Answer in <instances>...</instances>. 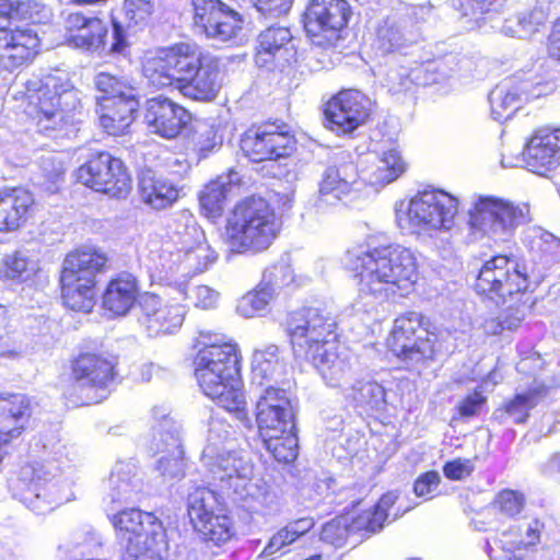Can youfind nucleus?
<instances>
[{"mask_svg":"<svg viewBox=\"0 0 560 560\" xmlns=\"http://www.w3.org/2000/svg\"><path fill=\"white\" fill-rule=\"evenodd\" d=\"M346 268L358 277V302L375 307L401 295L418 279L416 254L398 243L353 247L343 256Z\"/></svg>","mask_w":560,"mask_h":560,"instance_id":"nucleus-1","label":"nucleus"},{"mask_svg":"<svg viewBox=\"0 0 560 560\" xmlns=\"http://www.w3.org/2000/svg\"><path fill=\"white\" fill-rule=\"evenodd\" d=\"M25 88L26 114L38 132L50 136L52 132L62 131L82 115L81 93L61 73L33 75L25 83Z\"/></svg>","mask_w":560,"mask_h":560,"instance_id":"nucleus-2","label":"nucleus"},{"mask_svg":"<svg viewBox=\"0 0 560 560\" xmlns=\"http://www.w3.org/2000/svg\"><path fill=\"white\" fill-rule=\"evenodd\" d=\"M281 221L270 203L261 197L238 201L226 218L223 240L231 252L261 253L278 237Z\"/></svg>","mask_w":560,"mask_h":560,"instance_id":"nucleus-3","label":"nucleus"},{"mask_svg":"<svg viewBox=\"0 0 560 560\" xmlns=\"http://www.w3.org/2000/svg\"><path fill=\"white\" fill-rule=\"evenodd\" d=\"M173 240L177 243L176 253L163 250L159 256V267L165 277L176 273L188 277L208 270L218 259L217 252L206 240L203 230L189 211L180 212L173 222Z\"/></svg>","mask_w":560,"mask_h":560,"instance_id":"nucleus-4","label":"nucleus"},{"mask_svg":"<svg viewBox=\"0 0 560 560\" xmlns=\"http://www.w3.org/2000/svg\"><path fill=\"white\" fill-rule=\"evenodd\" d=\"M112 523L120 547V560H164L167 540L162 522L152 513L124 510Z\"/></svg>","mask_w":560,"mask_h":560,"instance_id":"nucleus-5","label":"nucleus"},{"mask_svg":"<svg viewBox=\"0 0 560 560\" xmlns=\"http://www.w3.org/2000/svg\"><path fill=\"white\" fill-rule=\"evenodd\" d=\"M107 261L106 254L94 247H83L66 256L60 283L67 307L85 313L93 308L96 277L106 270Z\"/></svg>","mask_w":560,"mask_h":560,"instance_id":"nucleus-6","label":"nucleus"},{"mask_svg":"<svg viewBox=\"0 0 560 560\" xmlns=\"http://www.w3.org/2000/svg\"><path fill=\"white\" fill-rule=\"evenodd\" d=\"M458 212V200L441 189L418 192L405 206L396 209V222L409 234H427L451 230Z\"/></svg>","mask_w":560,"mask_h":560,"instance_id":"nucleus-7","label":"nucleus"},{"mask_svg":"<svg viewBox=\"0 0 560 560\" xmlns=\"http://www.w3.org/2000/svg\"><path fill=\"white\" fill-rule=\"evenodd\" d=\"M468 217L471 229L480 231L495 242L509 241L517 226L532 221L528 203H513L494 196L476 197Z\"/></svg>","mask_w":560,"mask_h":560,"instance_id":"nucleus-8","label":"nucleus"},{"mask_svg":"<svg viewBox=\"0 0 560 560\" xmlns=\"http://www.w3.org/2000/svg\"><path fill=\"white\" fill-rule=\"evenodd\" d=\"M337 323L329 312L304 307L289 315L285 331L295 358L306 360L337 339Z\"/></svg>","mask_w":560,"mask_h":560,"instance_id":"nucleus-9","label":"nucleus"},{"mask_svg":"<svg viewBox=\"0 0 560 560\" xmlns=\"http://www.w3.org/2000/svg\"><path fill=\"white\" fill-rule=\"evenodd\" d=\"M424 317L417 312H409L394 322L388 338L390 351L407 363L432 360L438 351V336L429 331Z\"/></svg>","mask_w":560,"mask_h":560,"instance_id":"nucleus-10","label":"nucleus"},{"mask_svg":"<svg viewBox=\"0 0 560 560\" xmlns=\"http://www.w3.org/2000/svg\"><path fill=\"white\" fill-rule=\"evenodd\" d=\"M200 460L207 477L221 489L233 490L241 497L249 494L247 487L254 476V465L246 452L205 446Z\"/></svg>","mask_w":560,"mask_h":560,"instance_id":"nucleus-11","label":"nucleus"},{"mask_svg":"<svg viewBox=\"0 0 560 560\" xmlns=\"http://www.w3.org/2000/svg\"><path fill=\"white\" fill-rule=\"evenodd\" d=\"M528 279L525 268L513 258L504 255L494 256L481 267L477 280L476 291L489 296L491 300L505 301L525 291Z\"/></svg>","mask_w":560,"mask_h":560,"instance_id":"nucleus-12","label":"nucleus"},{"mask_svg":"<svg viewBox=\"0 0 560 560\" xmlns=\"http://www.w3.org/2000/svg\"><path fill=\"white\" fill-rule=\"evenodd\" d=\"M188 515L194 528L214 544L226 542L233 535L231 517L221 506L215 493L197 488L188 497Z\"/></svg>","mask_w":560,"mask_h":560,"instance_id":"nucleus-13","label":"nucleus"},{"mask_svg":"<svg viewBox=\"0 0 560 560\" xmlns=\"http://www.w3.org/2000/svg\"><path fill=\"white\" fill-rule=\"evenodd\" d=\"M186 298L185 288L180 285L161 295L143 298V325L151 337L172 335L182 327L187 314Z\"/></svg>","mask_w":560,"mask_h":560,"instance_id":"nucleus-14","label":"nucleus"},{"mask_svg":"<svg viewBox=\"0 0 560 560\" xmlns=\"http://www.w3.org/2000/svg\"><path fill=\"white\" fill-rule=\"evenodd\" d=\"M113 361L95 353L80 354L71 365L73 392L83 404H97L115 375Z\"/></svg>","mask_w":560,"mask_h":560,"instance_id":"nucleus-15","label":"nucleus"},{"mask_svg":"<svg viewBox=\"0 0 560 560\" xmlns=\"http://www.w3.org/2000/svg\"><path fill=\"white\" fill-rule=\"evenodd\" d=\"M83 185L114 198H125L131 189V178L119 159L107 152L91 158L77 171Z\"/></svg>","mask_w":560,"mask_h":560,"instance_id":"nucleus-16","label":"nucleus"},{"mask_svg":"<svg viewBox=\"0 0 560 560\" xmlns=\"http://www.w3.org/2000/svg\"><path fill=\"white\" fill-rule=\"evenodd\" d=\"M194 26L207 38L229 42L243 28V16L222 0H191Z\"/></svg>","mask_w":560,"mask_h":560,"instance_id":"nucleus-17","label":"nucleus"},{"mask_svg":"<svg viewBox=\"0 0 560 560\" xmlns=\"http://www.w3.org/2000/svg\"><path fill=\"white\" fill-rule=\"evenodd\" d=\"M241 149L253 162L279 160L292 154L295 139L283 127L264 124L249 128L241 139Z\"/></svg>","mask_w":560,"mask_h":560,"instance_id":"nucleus-18","label":"nucleus"},{"mask_svg":"<svg viewBox=\"0 0 560 560\" xmlns=\"http://www.w3.org/2000/svg\"><path fill=\"white\" fill-rule=\"evenodd\" d=\"M152 416L154 419V447L156 452L165 453L159 458L156 469L161 476L167 479L182 477L184 474V460L179 427L168 417V412L164 407L154 408Z\"/></svg>","mask_w":560,"mask_h":560,"instance_id":"nucleus-19","label":"nucleus"},{"mask_svg":"<svg viewBox=\"0 0 560 560\" xmlns=\"http://www.w3.org/2000/svg\"><path fill=\"white\" fill-rule=\"evenodd\" d=\"M195 376L206 396L233 413L245 428H250L244 392L236 386L237 375H228L211 369H195Z\"/></svg>","mask_w":560,"mask_h":560,"instance_id":"nucleus-20","label":"nucleus"},{"mask_svg":"<svg viewBox=\"0 0 560 560\" xmlns=\"http://www.w3.org/2000/svg\"><path fill=\"white\" fill-rule=\"evenodd\" d=\"M324 114L330 130L348 135L366 121L370 100L357 90L341 91L326 104Z\"/></svg>","mask_w":560,"mask_h":560,"instance_id":"nucleus-21","label":"nucleus"},{"mask_svg":"<svg viewBox=\"0 0 560 560\" xmlns=\"http://www.w3.org/2000/svg\"><path fill=\"white\" fill-rule=\"evenodd\" d=\"M350 13L347 0H311L305 13V30L313 42L322 45L316 38L335 37L347 25Z\"/></svg>","mask_w":560,"mask_h":560,"instance_id":"nucleus-22","label":"nucleus"},{"mask_svg":"<svg viewBox=\"0 0 560 560\" xmlns=\"http://www.w3.org/2000/svg\"><path fill=\"white\" fill-rule=\"evenodd\" d=\"M256 421L260 432L294 430V416L287 392L266 385L256 402Z\"/></svg>","mask_w":560,"mask_h":560,"instance_id":"nucleus-23","label":"nucleus"},{"mask_svg":"<svg viewBox=\"0 0 560 560\" xmlns=\"http://www.w3.org/2000/svg\"><path fill=\"white\" fill-rule=\"evenodd\" d=\"M358 168L351 161H342L328 166L319 182L318 197L315 206L323 209L324 206L335 205L351 192L360 189Z\"/></svg>","mask_w":560,"mask_h":560,"instance_id":"nucleus-24","label":"nucleus"},{"mask_svg":"<svg viewBox=\"0 0 560 560\" xmlns=\"http://www.w3.org/2000/svg\"><path fill=\"white\" fill-rule=\"evenodd\" d=\"M200 337L203 347L195 358V369H211L228 375H238L240 358L236 346L217 334L201 332Z\"/></svg>","mask_w":560,"mask_h":560,"instance_id":"nucleus-25","label":"nucleus"},{"mask_svg":"<svg viewBox=\"0 0 560 560\" xmlns=\"http://www.w3.org/2000/svg\"><path fill=\"white\" fill-rule=\"evenodd\" d=\"M144 119L152 132L173 139L187 125L190 115L183 106L159 96L147 101Z\"/></svg>","mask_w":560,"mask_h":560,"instance_id":"nucleus-26","label":"nucleus"},{"mask_svg":"<svg viewBox=\"0 0 560 560\" xmlns=\"http://www.w3.org/2000/svg\"><path fill=\"white\" fill-rule=\"evenodd\" d=\"M523 161L537 174L556 168L560 164V128L540 129L523 149Z\"/></svg>","mask_w":560,"mask_h":560,"instance_id":"nucleus-27","label":"nucleus"},{"mask_svg":"<svg viewBox=\"0 0 560 560\" xmlns=\"http://www.w3.org/2000/svg\"><path fill=\"white\" fill-rule=\"evenodd\" d=\"M352 357L337 339L332 347H325L306 359L330 387H341L352 376Z\"/></svg>","mask_w":560,"mask_h":560,"instance_id":"nucleus-28","label":"nucleus"},{"mask_svg":"<svg viewBox=\"0 0 560 560\" xmlns=\"http://www.w3.org/2000/svg\"><path fill=\"white\" fill-rule=\"evenodd\" d=\"M4 42L1 63L10 71L32 62L38 54L39 38L32 28L12 30Z\"/></svg>","mask_w":560,"mask_h":560,"instance_id":"nucleus-29","label":"nucleus"},{"mask_svg":"<svg viewBox=\"0 0 560 560\" xmlns=\"http://www.w3.org/2000/svg\"><path fill=\"white\" fill-rule=\"evenodd\" d=\"M139 107L136 96L127 98H108L100 102L96 107L101 127L112 136L126 133L135 120V114Z\"/></svg>","mask_w":560,"mask_h":560,"instance_id":"nucleus-30","label":"nucleus"},{"mask_svg":"<svg viewBox=\"0 0 560 560\" xmlns=\"http://www.w3.org/2000/svg\"><path fill=\"white\" fill-rule=\"evenodd\" d=\"M34 199L22 188L0 190V232H12L20 229L27 220Z\"/></svg>","mask_w":560,"mask_h":560,"instance_id":"nucleus-31","label":"nucleus"},{"mask_svg":"<svg viewBox=\"0 0 560 560\" xmlns=\"http://www.w3.org/2000/svg\"><path fill=\"white\" fill-rule=\"evenodd\" d=\"M139 294L136 278L122 272L113 278L102 298L103 307L116 316H125L133 307Z\"/></svg>","mask_w":560,"mask_h":560,"instance_id":"nucleus-32","label":"nucleus"},{"mask_svg":"<svg viewBox=\"0 0 560 560\" xmlns=\"http://www.w3.org/2000/svg\"><path fill=\"white\" fill-rule=\"evenodd\" d=\"M220 71L218 61L207 56L189 80L180 85V92L186 97L197 101L213 100L220 88Z\"/></svg>","mask_w":560,"mask_h":560,"instance_id":"nucleus-33","label":"nucleus"},{"mask_svg":"<svg viewBox=\"0 0 560 560\" xmlns=\"http://www.w3.org/2000/svg\"><path fill=\"white\" fill-rule=\"evenodd\" d=\"M289 27L272 25L264 30L257 38L255 61L259 67H267L277 60H287L292 42Z\"/></svg>","mask_w":560,"mask_h":560,"instance_id":"nucleus-34","label":"nucleus"},{"mask_svg":"<svg viewBox=\"0 0 560 560\" xmlns=\"http://www.w3.org/2000/svg\"><path fill=\"white\" fill-rule=\"evenodd\" d=\"M275 281L271 284L259 287L243 295L236 305V313L245 318H252L264 311L275 294V287L288 285L293 281L292 270L281 265L275 268Z\"/></svg>","mask_w":560,"mask_h":560,"instance_id":"nucleus-35","label":"nucleus"},{"mask_svg":"<svg viewBox=\"0 0 560 560\" xmlns=\"http://www.w3.org/2000/svg\"><path fill=\"white\" fill-rule=\"evenodd\" d=\"M139 191L142 201L156 210L172 206L179 197V189L173 182L150 170L142 172Z\"/></svg>","mask_w":560,"mask_h":560,"instance_id":"nucleus-36","label":"nucleus"},{"mask_svg":"<svg viewBox=\"0 0 560 560\" xmlns=\"http://www.w3.org/2000/svg\"><path fill=\"white\" fill-rule=\"evenodd\" d=\"M30 400L22 394L0 395V432L10 440L19 436L30 418Z\"/></svg>","mask_w":560,"mask_h":560,"instance_id":"nucleus-37","label":"nucleus"},{"mask_svg":"<svg viewBox=\"0 0 560 560\" xmlns=\"http://www.w3.org/2000/svg\"><path fill=\"white\" fill-rule=\"evenodd\" d=\"M108 492L104 502L108 504L132 501L141 490V480L137 477L131 463H117L108 478Z\"/></svg>","mask_w":560,"mask_h":560,"instance_id":"nucleus-38","label":"nucleus"},{"mask_svg":"<svg viewBox=\"0 0 560 560\" xmlns=\"http://www.w3.org/2000/svg\"><path fill=\"white\" fill-rule=\"evenodd\" d=\"M550 394L544 384L535 383L526 390L518 392L513 398L506 400L497 413L521 424L527 421L529 411L542 402Z\"/></svg>","mask_w":560,"mask_h":560,"instance_id":"nucleus-39","label":"nucleus"},{"mask_svg":"<svg viewBox=\"0 0 560 560\" xmlns=\"http://www.w3.org/2000/svg\"><path fill=\"white\" fill-rule=\"evenodd\" d=\"M347 400L365 412L383 411L386 408L384 387L372 381H355L343 393Z\"/></svg>","mask_w":560,"mask_h":560,"instance_id":"nucleus-40","label":"nucleus"},{"mask_svg":"<svg viewBox=\"0 0 560 560\" xmlns=\"http://www.w3.org/2000/svg\"><path fill=\"white\" fill-rule=\"evenodd\" d=\"M253 382L265 386L266 382H278L284 374L285 364L279 357L276 345L265 346L253 354Z\"/></svg>","mask_w":560,"mask_h":560,"instance_id":"nucleus-41","label":"nucleus"},{"mask_svg":"<svg viewBox=\"0 0 560 560\" xmlns=\"http://www.w3.org/2000/svg\"><path fill=\"white\" fill-rule=\"evenodd\" d=\"M168 65L172 66L176 89L186 83L192 73L208 55H202L198 49L187 44H180L166 49Z\"/></svg>","mask_w":560,"mask_h":560,"instance_id":"nucleus-42","label":"nucleus"},{"mask_svg":"<svg viewBox=\"0 0 560 560\" xmlns=\"http://www.w3.org/2000/svg\"><path fill=\"white\" fill-rule=\"evenodd\" d=\"M525 86L515 88L510 82L497 85L489 94L491 116L497 121H504L518 109Z\"/></svg>","mask_w":560,"mask_h":560,"instance_id":"nucleus-43","label":"nucleus"},{"mask_svg":"<svg viewBox=\"0 0 560 560\" xmlns=\"http://www.w3.org/2000/svg\"><path fill=\"white\" fill-rule=\"evenodd\" d=\"M407 170V163L397 149L384 151L370 172V183L385 186L399 178Z\"/></svg>","mask_w":560,"mask_h":560,"instance_id":"nucleus-44","label":"nucleus"},{"mask_svg":"<svg viewBox=\"0 0 560 560\" xmlns=\"http://www.w3.org/2000/svg\"><path fill=\"white\" fill-rule=\"evenodd\" d=\"M419 38L418 32L408 27L407 23H385L377 31V45L384 54L400 51L415 44Z\"/></svg>","mask_w":560,"mask_h":560,"instance_id":"nucleus-45","label":"nucleus"},{"mask_svg":"<svg viewBox=\"0 0 560 560\" xmlns=\"http://www.w3.org/2000/svg\"><path fill=\"white\" fill-rule=\"evenodd\" d=\"M547 21V13L542 8H534L515 18L506 19L502 25V33L510 37L526 39L539 31Z\"/></svg>","mask_w":560,"mask_h":560,"instance_id":"nucleus-46","label":"nucleus"},{"mask_svg":"<svg viewBox=\"0 0 560 560\" xmlns=\"http://www.w3.org/2000/svg\"><path fill=\"white\" fill-rule=\"evenodd\" d=\"M542 524L533 520L523 525L511 527L502 533L499 546L508 552H514L522 548L530 547L539 541Z\"/></svg>","mask_w":560,"mask_h":560,"instance_id":"nucleus-47","label":"nucleus"},{"mask_svg":"<svg viewBox=\"0 0 560 560\" xmlns=\"http://www.w3.org/2000/svg\"><path fill=\"white\" fill-rule=\"evenodd\" d=\"M94 85L100 96L96 97V105L106 102L108 98H127L136 96L133 82L126 75H115L109 72H98L94 77Z\"/></svg>","mask_w":560,"mask_h":560,"instance_id":"nucleus-48","label":"nucleus"},{"mask_svg":"<svg viewBox=\"0 0 560 560\" xmlns=\"http://www.w3.org/2000/svg\"><path fill=\"white\" fill-rule=\"evenodd\" d=\"M265 445L273 458L280 463L293 462L298 456V438L293 430L284 433L281 431H264Z\"/></svg>","mask_w":560,"mask_h":560,"instance_id":"nucleus-49","label":"nucleus"},{"mask_svg":"<svg viewBox=\"0 0 560 560\" xmlns=\"http://www.w3.org/2000/svg\"><path fill=\"white\" fill-rule=\"evenodd\" d=\"M143 74L149 83L155 88H176L172 66L168 65L166 49L159 50L144 59Z\"/></svg>","mask_w":560,"mask_h":560,"instance_id":"nucleus-50","label":"nucleus"},{"mask_svg":"<svg viewBox=\"0 0 560 560\" xmlns=\"http://www.w3.org/2000/svg\"><path fill=\"white\" fill-rule=\"evenodd\" d=\"M56 483L46 481L44 485L39 480H32L23 493V501L38 513L51 510L50 504H58L61 499L56 495Z\"/></svg>","mask_w":560,"mask_h":560,"instance_id":"nucleus-51","label":"nucleus"},{"mask_svg":"<svg viewBox=\"0 0 560 560\" xmlns=\"http://www.w3.org/2000/svg\"><path fill=\"white\" fill-rule=\"evenodd\" d=\"M44 7L34 0H0V16L14 21H40Z\"/></svg>","mask_w":560,"mask_h":560,"instance_id":"nucleus-52","label":"nucleus"},{"mask_svg":"<svg viewBox=\"0 0 560 560\" xmlns=\"http://www.w3.org/2000/svg\"><path fill=\"white\" fill-rule=\"evenodd\" d=\"M106 35L107 28L104 23L100 19L92 16L79 33L71 35V39L68 43L75 48L96 50L104 45Z\"/></svg>","mask_w":560,"mask_h":560,"instance_id":"nucleus-53","label":"nucleus"},{"mask_svg":"<svg viewBox=\"0 0 560 560\" xmlns=\"http://www.w3.org/2000/svg\"><path fill=\"white\" fill-rule=\"evenodd\" d=\"M232 186L223 178L210 182L200 192V206L209 215H220Z\"/></svg>","mask_w":560,"mask_h":560,"instance_id":"nucleus-54","label":"nucleus"},{"mask_svg":"<svg viewBox=\"0 0 560 560\" xmlns=\"http://www.w3.org/2000/svg\"><path fill=\"white\" fill-rule=\"evenodd\" d=\"M3 262L4 275L10 279L26 280L38 269L37 260L26 249H19L7 255Z\"/></svg>","mask_w":560,"mask_h":560,"instance_id":"nucleus-55","label":"nucleus"},{"mask_svg":"<svg viewBox=\"0 0 560 560\" xmlns=\"http://www.w3.org/2000/svg\"><path fill=\"white\" fill-rule=\"evenodd\" d=\"M40 171L44 177L43 186L47 190L55 191L56 185L65 175V161L58 153H48L40 159Z\"/></svg>","mask_w":560,"mask_h":560,"instance_id":"nucleus-56","label":"nucleus"},{"mask_svg":"<svg viewBox=\"0 0 560 560\" xmlns=\"http://www.w3.org/2000/svg\"><path fill=\"white\" fill-rule=\"evenodd\" d=\"M124 12L128 26L145 24L154 12V0H125Z\"/></svg>","mask_w":560,"mask_h":560,"instance_id":"nucleus-57","label":"nucleus"},{"mask_svg":"<svg viewBox=\"0 0 560 560\" xmlns=\"http://www.w3.org/2000/svg\"><path fill=\"white\" fill-rule=\"evenodd\" d=\"M525 498L524 494L505 489L500 491L493 502L494 508L505 516H515L524 509Z\"/></svg>","mask_w":560,"mask_h":560,"instance_id":"nucleus-58","label":"nucleus"},{"mask_svg":"<svg viewBox=\"0 0 560 560\" xmlns=\"http://www.w3.org/2000/svg\"><path fill=\"white\" fill-rule=\"evenodd\" d=\"M232 427L223 419L212 416L209 420V430L206 446H213L217 451L225 448V444L232 439Z\"/></svg>","mask_w":560,"mask_h":560,"instance_id":"nucleus-59","label":"nucleus"},{"mask_svg":"<svg viewBox=\"0 0 560 560\" xmlns=\"http://www.w3.org/2000/svg\"><path fill=\"white\" fill-rule=\"evenodd\" d=\"M396 499L397 497L394 493H386L380 499L373 512L366 515L365 528L368 530L374 533L383 527L387 518V510L395 503Z\"/></svg>","mask_w":560,"mask_h":560,"instance_id":"nucleus-60","label":"nucleus"},{"mask_svg":"<svg viewBox=\"0 0 560 560\" xmlns=\"http://www.w3.org/2000/svg\"><path fill=\"white\" fill-rule=\"evenodd\" d=\"M348 536V528L343 520H332L326 523L320 532V539L334 546H341Z\"/></svg>","mask_w":560,"mask_h":560,"instance_id":"nucleus-61","label":"nucleus"},{"mask_svg":"<svg viewBox=\"0 0 560 560\" xmlns=\"http://www.w3.org/2000/svg\"><path fill=\"white\" fill-rule=\"evenodd\" d=\"M187 296L196 307L210 310L217 306L220 294L208 285H196Z\"/></svg>","mask_w":560,"mask_h":560,"instance_id":"nucleus-62","label":"nucleus"},{"mask_svg":"<svg viewBox=\"0 0 560 560\" xmlns=\"http://www.w3.org/2000/svg\"><path fill=\"white\" fill-rule=\"evenodd\" d=\"M494 0H452L453 7L464 16L477 20L489 11Z\"/></svg>","mask_w":560,"mask_h":560,"instance_id":"nucleus-63","label":"nucleus"},{"mask_svg":"<svg viewBox=\"0 0 560 560\" xmlns=\"http://www.w3.org/2000/svg\"><path fill=\"white\" fill-rule=\"evenodd\" d=\"M255 8L264 15L278 18L291 9L293 0H250Z\"/></svg>","mask_w":560,"mask_h":560,"instance_id":"nucleus-64","label":"nucleus"}]
</instances>
